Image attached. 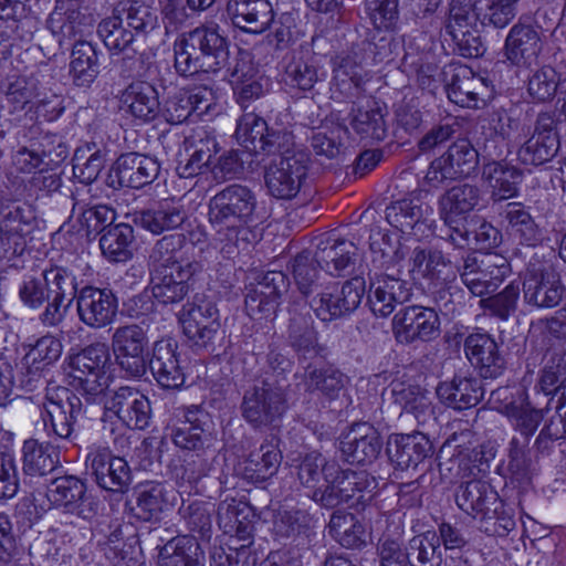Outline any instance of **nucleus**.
<instances>
[{
  "instance_id": "nucleus-1",
  "label": "nucleus",
  "mask_w": 566,
  "mask_h": 566,
  "mask_svg": "<svg viewBox=\"0 0 566 566\" xmlns=\"http://www.w3.org/2000/svg\"><path fill=\"white\" fill-rule=\"evenodd\" d=\"M255 193L247 186L233 184L212 196L208 203V221L216 233L220 251L231 256L240 234L260 220Z\"/></svg>"
},
{
  "instance_id": "nucleus-2",
  "label": "nucleus",
  "mask_w": 566,
  "mask_h": 566,
  "mask_svg": "<svg viewBox=\"0 0 566 566\" xmlns=\"http://www.w3.org/2000/svg\"><path fill=\"white\" fill-rule=\"evenodd\" d=\"M174 53L179 75L217 72L229 60V42L218 25H199L175 41Z\"/></svg>"
},
{
  "instance_id": "nucleus-3",
  "label": "nucleus",
  "mask_w": 566,
  "mask_h": 566,
  "mask_svg": "<svg viewBox=\"0 0 566 566\" xmlns=\"http://www.w3.org/2000/svg\"><path fill=\"white\" fill-rule=\"evenodd\" d=\"M520 0H476L471 8L472 19L457 21L455 24H447L458 52L464 57H478L483 53L482 41L479 34V25L506 28L517 13Z\"/></svg>"
},
{
  "instance_id": "nucleus-4",
  "label": "nucleus",
  "mask_w": 566,
  "mask_h": 566,
  "mask_svg": "<svg viewBox=\"0 0 566 566\" xmlns=\"http://www.w3.org/2000/svg\"><path fill=\"white\" fill-rule=\"evenodd\" d=\"M287 387L266 378L243 392L240 411L253 429L275 427L289 409Z\"/></svg>"
},
{
  "instance_id": "nucleus-5",
  "label": "nucleus",
  "mask_w": 566,
  "mask_h": 566,
  "mask_svg": "<svg viewBox=\"0 0 566 566\" xmlns=\"http://www.w3.org/2000/svg\"><path fill=\"white\" fill-rule=\"evenodd\" d=\"M366 293V283L361 276H355L344 283L324 285L307 302L322 322H332L355 312Z\"/></svg>"
},
{
  "instance_id": "nucleus-6",
  "label": "nucleus",
  "mask_w": 566,
  "mask_h": 566,
  "mask_svg": "<svg viewBox=\"0 0 566 566\" xmlns=\"http://www.w3.org/2000/svg\"><path fill=\"white\" fill-rule=\"evenodd\" d=\"M35 227V214L24 202L6 201L0 206V254L10 261L27 249L28 237Z\"/></svg>"
},
{
  "instance_id": "nucleus-7",
  "label": "nucleus",
  "mask_w": 566,
  "mask_h": 566,
  "mask_svg": "<svg viewBox=\"0 0 566 566\" xmlns=\"http://www.w3.org/2000/svg\"><path fill=\"white\" fill-rule=\"evenodd\" d=\"M479 164V154L468 139H458L440 157L431 161L424 180L431 187H439L448 180L471 175Z\"/></svg>"
},
{
  "instance_id": "nucleus-8",
  "label": "nucleus",
  "mask_w": 566,
  "mask_h": 566,
  "mask_svg": "<svg viewBox=\"0 0 566 566\" xmlns=\"http://www.w3.org/2000/svg\"><path fill=\"white\" fill-rule=\"evenodd\" d=\"M111 340L120 369L130 377H143L147 370L148 337L145 329L137 324L119 326L115 328Z\"/></svg>"
},
{
  "instance_id": "nucleus-9",
  "label": "nucleus",
  "mask_w": 566,
  "mask_h": 566,
  "mask_svg": "<svg viewBox=\"0 0 566 566\" xmlns=\"http://www.w3.org/2000/svg\"><path fill=\"white\" fill-rule=\"evenodd\" d=\"M86 472L106 491L124 493L132 483V471L122 457L112 455L108 448L91 447L85 459Z\"/></svg>"
},
{
  "instance_id": "nucleus-10",
  "label": "nucleus",
  "mask_w": 566,
  "mask_h": 566,
  "mask_svg": "<svg viewBox=\"0 0 566 566\" xmlns=\"http://www.w3.org/2000/svg\"><path fill=\"white\" fill-rule=\"evenodd\" d=\"M509 272L506 260L499 255L476 256L469 254L460 266V279L474 296L493 292Z\"/></svg>"
},
{
  "instance_id": "nucleus-11",
  "label": "nucleus",
  "mask_w": 566,
  "mask_h": 566,
  "mask_svg": "<svg viewBox=\"0 0 566 566\" xmlns=\"http://www.w3.org/2000/svg\"><path fill=\"white\" fill-rule=\"evenodd\" d=\"M307 176V158L302 153L280 156L265 170L264 180L268 191L277 199L294 198Z\"/></svg>"
},
{
  "instance_id": "nucleus-12",
  "label": "nucleus",
  "mask_w": 566,
  "mask_h": 566,
  "mask_svg": "<svg viewBox=\"0 0 566 566\" xmlns=\"http://www.w3.org/2000/svg\"><path fill=\"white\" fill-rule=\"evenodd\" d=\"M392 332L400 344L429 342L440 333V319L430 307L408 306L392 318Z\"/></svg>"
},
{
  "instance_id": "nucleus-13",
  "label": "nucleus",
  "mask_w": 566,
  "mask_h": 566,
  "mask_svg": "<svg viewBox=\"0 0 566 566\" xmlns=\"http://www.w3.org/2000/svg\"><path fill=\"white\" fill-rule=\"evenodd\" d=\"M81 399L62 388L55 396H46L42 403V421L48 436L70 440L73 424L82 412Z\"/></svg>"
},
{
  "instance_id": "nucleus-14",
  "label": "nucleus",
  "mask_w": 566,
  "mask_h": 566,
  "mask_svg": "<svg viewBox=\"0 0 566 566\" xmlns=\"http://www.w3.org/2000/svg\"><path fill=\"white\" fill-rule=\"evenodd\" d=\"M104 408L106 412H113L130 429H145L151 417L148 398L138 389L129 386L109 390L105 397Z\"/></svg>"
},
{
  "instance_id": "nucleus-15",
  "label": "nucleus",
  "mask_w": 566,
  "mask_h": 566,
  "mask_svg": "<svg viewBox=\"0 0 566 566\" xmlns=\"http://www.w3.org/2000/svg\"><path fill=\"white\" fill-rule=\"evenodd\" d=\"M45 496L56 509L88 518L95 514L85 481L75 475H63L53 479L46 486Z\"/></svg>"
},
{
  "instance_id": "nucleus-16",
  "label": "nucleus",
  "mask_w": 566,
  "mask_h": 566,
  "mask_svg": "<svg viewBox=\"0 0 566 566\" xmlns=\"http://www.w3.org/2000/svg\"><path fill=\"white\" fill-rule=\"evenodd\" d=\"M200 270L197 262H186L182 265L164 270H150L149 287L153 296L163 304L181 302L191 290V281Z\"/></svg>"
},
{
  "instance_id": "nucleus-17",
  "label": "nucleus",
  "mask_w": 566,
  "mask_h": 566,
  "mask_svg": "<svg viewBox=\"0 0 566 566\" xmlns=\"http://www.w3.org/2000/svg\"><path fill=\"white\" fill-rule=\"evenodd\" d=\"M118 301L109 289L84 286L78 291L76 311L80 321L90 328L99 329L116 318Z\"/></svg>"
},
{
  "instance_id": "nucleus-18",
  "label": "nucleus",
  "mask_w": 566,
  "mask_h": 566,
  "mask_svg": "<svg viewBox=\"0 0 566 566\" xmlns=\"http://www.w3.org/2000/svg\"><path fill=\"white\" fill-rule=\"evenodd\" d=\"M290 282L280 271L265 273L261 281L249 289L245 311L254 319L270 318L276 313L281 296L287 292Z\"/></svg>"
},
{
  "instance_id": "nucleus-19",
  "label": "nucleus",
  "mask_w": 566,
  "mask_h": 566,
  "mask_svg": "<svg viewBox=\"0 0 566 566\" xmlns=\"http://www.w3.org/2000/svg\"><path fill=\"white\" fill-rule=\"evenodd\" d=\"M368 304L371 312L379 317H387L409 301L408 283L392 274L375 271L369 277Z\"/></svg>"
},
{
  "instance_id": "nucleus-20",
  "label": "nucleus",
  "mask_w": 566,
  "mask_h": 566,
  "mask_svg": "<svg viewBox=\"0 0 566 566\" xmlns=\"http://www.w3.org/2000/svg\"><path fill=\"white\" fill-rule=\"evenodd\" d=\"M158 161L147 155L128 153L118 157L113 171L108 176V185L113 188L129 187L139 189L151 184L158 176Z\"/></svg>"
},
{
  "instance_id": "nucleus-21",
  "label": "nucleus",
  "mask_w": 566,
  "mask_h": 566,
  "mask_svg": "<svg viewBox=\"0 0 566 566\" xmlns=\"http://www.w3.org/2000/svg\"><path fill=\"white\" fill-rule=\"evenodd\" d=\"M559 146L555 118L551 113L538 114L533 135L518 150L523 164L538 166L555 157Z\"/></svg>"
},
{
  "instance_id": "nucleus-22",
  "label": "nucleus",
  "mask_w": 566,
  "mask_h": 566,
  "mask_svg": "<svg viewBox=\"0 0 566 566\" xmlns=\"http://www.w3.org/2000/svg\"><path fill=\"white\" fill-rule=\"evenodd\" d=\"M364 60L365 57H360L357 61L350 53L337 57L329 87L332 99L355 104L364 95L367 75L363 66Z\"/></svg>"
},
{
  "instance_id": "nucleus-23",
  "label": "nucleus",
  "mask_w": 566,
  "mask_h": 566,
  "mask_svg": "<svg viewBox=\"0 0 566 566\" xmlns=\"http://www.w3.org/2000/svg\"><path fill=\"white\" fill-rule=\"evenodd\" d=\"M382 440L379 432L369 423H356L340 440L342 457L348 463L369 464L379 455Z\"/></svg>"
},
{
  "instance_id": "nucleus-24",
  "label": "nucleus",
  "mask_w": 566,
  "mask_h": 566,
  "mask_svg": "<svg viewBox=\"0 0 566 566\" xmlns=\"http://www.w3.org/2000/svg\"><path fill=\"white\" fill-rule=\"evenodd\" d=\"M302 380L306 392L317 394L324 401L331 403L343 398L349 400L347 396L349 378L337 368L310 363L304 367Z\"/></svg>"
},
{
  "instance_id": "nucleus-25",
  "label": "nucleus",
  "mask_w": 566,
  "mask_h": 566,
  "mask_svg": "<svg viewBox=\"0 0 566 566\" xmlns=\"http://www.w3.org/2000/svg\"><path fill=\"white\" fill-rule=\"evenodd\" d=\"M410 262V272L427 280L430 286L451 284L460 273V266L434 249L417 247L411 253Z\"/></svg>"
},
{
  "instance_id": "nucleus-26",
  "label": "nucleus",
  "mask_w": 566,
  "mask_h": 566,
  "mask_svg": "<svg viewBox=\"0 0 566 566\" xmlns=\"http://www.w3.org/2000/svg\"><path fill=\"white\" fill-rule=\"evenodd\" d=\"M226 13L235 28L254 34L265 32L274 20V11L268 0H229Z\"/></svg>"
},
{
  "instance_id": "nucleus-27",
  "label": "nucleus",
  "mask_w": 566,
  "mask_h": 566,
  "mask_svg": "<svg viewBox=\"0 0 566 566\" xmlns=\"http://www.w3.org/2000/svg\"><path fill=\"white\" fill-rule=\"evenodd\" d=\"M149 368L163 388L176 389L185 382V375L179 361L178 345L170 338L160 339L154 344Z\"/></svg>"
},
{
  "instance_id": "nucleus-28",
  "label": "nucleus",
  "mask_w": 566,
  "mask_h": 566,
  "mask_svg": "<svg viewBox=\"0 0 566 566\" xmlns=\"http://www.w3.org/2000/svg\"><path fill=\"white\" fill-rule=\"evenodd\" d=\"M422 191L413 192L410 197L391 202L386 208V220L402 233H413L420 229L433 213L431 206L422 200Z\"/></svg>"
},
{
  "instance_id": "nucleus-29",
  "label": "nucleus",
  "mask_w": 566,
  "mask_h": 566,
  "mask_svg": "<svg viewBox=\"0 0 566 566\" xmlns=\"http://www.w3.org/2000/svg\"><path fill=\"white\" fill-rule=\"evenodd\" d=\"M230 81L238 103L244 108L247 103L260 98L268 90V78L259 74L247 51H239Z\"/></svg>"
},
{
  "instance_id": "nucleus-30",
  "label": "nucleus",
  "mask_w": 566,
  "mask_h": 566,
  "mask_svg": "<svg viewBox=\"0 0 566 566\" xmlns=\"http://www.w3.org/2000/svg\"><path fill=\"white\" fill-rule=\"evenodd\" d=\"M481 201V190L472 184H459L440 196L439 213L443 222L453 228V224L465 220Z\"/></svg>"
},
{
  "instance_id": "nucleus-31",
  "label": "nucleus",
  "mask_w": 566,
  "mask_h": 566,
  "mask_svg": "<svg viewBox=\"0 0 566 566\" xmlns=\"http://www.w3.org/2000/svg\"><path fill=\"white\" fill-rule=\"evenodd\" d=\"M464 352L469 360L480 369L482 377L496 378L502 374L505 360L497 343L489 334H470L464 340Z\"/></svg>"
},
{
  "instance_id": "nucleus-32",
  "label": "nucleus",
  "mask_w": 566,
  "mask_h": 566,
  "mask_svg": "<svg viewBox=\"0 0 566 566\" xmlns=\"http://www.w3.org/2000/svg\"><path fill=\"white\" fill-rule=\"evenodd\" d=\"M455 502L459 509L474 518L485 520L496 513L500 499L485 481L471 480L458 488Z\"/></svg>"
},
{
  "instance_id": "nucleus-33",
  "label": "nucleus",
  "mask_w": 566,
  "mask_h": 566,
  "mask_svg": "<svg viewBox=\"0 0 566 566\" xmlns=\"http://www.w3.org/2000/svg\"><path fill=\"white\" fill-rule=\"evenodd\" d=\"M524 300L537 308L557 306L564 296L565 287L553 271H539L530 274L523 283Z\"/></svg>"
},
{
  "instance_id": "nucleus-34",
  "label": "nucleus",
  "mask_w": 566,
  "mask_h": 566,
  "mask_svg": "<svg viewBox=\"0 0 566 566\" xmlns=\"http://www.w3.org/2000/svg\"><path fill=\"white\" fill-rule=\"evenodd\" d=\"M542 49L539 32L527 24H515L505 40V55L518 66H531L536 63Z\"/></svg>"
},
{
  "instance_id": "nucleus-35",
  "label": "nucleus",
  "mask_w": 566,
  "mask_h": 566,
  "mask_svg": "<svg viewBox=\"0 0 566 566\" xmlns=\"http://www.w3.org/2000/svg\"><path fill=\"white\" fill-rule=\"evenodd\" d=\"M387 114L386 106L376 101H367L365 105L355 103L349 113V125L361 139L381 142L388 133Z\"/></svg>"
},
{
  "instance_id": "nucleus-36",
  "label": "nucleus",
  "mask_w": 566,
  "mask_h": 566,
  "mask_svg": "<svg viewBox=\"0 0 566 566\" xmlns=\"http://www.w3.org/2000/svg\"><path fill=\"white\" fill-rule=\"evenodd\" d=\"M451 71L446 86L449 99L462 107H476L488 90L485 80L465 65L453 66Z\"/></svg>"
},
{
  "instance_id": "nucleus-37",
  "label": "nucleus",
  "mask_w": 566,
  "mask_h": 566,
  "mask_svg": "<svg viewBox=\"0 0 566 566\" xmlns=\"http://www.w3.org/2000/svg\"><path fill=\"white\" fill-rule=\"evenodd\" d=\"M437 396L446 406L463 410L479 403L483 398V389L479 379L455 375L451 380L438 385Z\"/></svg>"
},
{
  "instance_id": "nucleus-38",
  "label": "nucleus",
  "mask_w": 566,
  "mask_h": 566,
  "mask_svg": "<svg viewBox=\"0 0 566 566\" xmlns=\"http://www.w3.org/2000/svg\"><path fill=\"white\" fill-rule=\"evenodd\" d=\"M314 256L318 268L331 275H340L354 264L357 248L350 241L328 238L317 245Z\"/></svg>"
},
{
  "instance_id": "nucleus-39",
  "label": "nucleus",
  "mask_w": 566,
  "mask_h": 566,
  "mask_svg": "<svg viewBox=\"0 0 566 566\" xmlns=\"http://www.w3.org/2000/svg\"><path fill=\"white\" fill-rule=\"evenodd\" d=\"M123 103L132 116L143 122L154 120L160 113L158 92L145 81L130 83L123 93Z\"/></svg>"
},
{
  "instance_id": "nucleus-40",
  "label": "nucleus",
  "mask_w": 566,
  "mask_h": 566,
  "mask_svg": "<svg viewBox=\"0 0 566 566\" xmlns=\"http://www.w3.org/2000/svg\"><path fill=\"white\" fill-rule=\"evenodd\" d=\"M159 566H205V555L197 539L189 535L170 538L159 549Z\"/></svg>"
},
{
  "instance_id": "nucleus-41",
  "label": "nucleus",
  "mask_w": 566,
  "mask_h": 566,
  "mask_svg": "<svg viewBox=\"0 0 566 566\" xmlns=\"http://www.w3.org/2000/svg\"><path fill=\"white\" fill-rule=\"evenodd\" d=\"M431 451V444L423 434H406L389 441L387 452L397 468H416Z\"/></svg>"
},
{
  "instance_id": "nucleus-42",
  "label": "nucleus",
  "mask_w": 566,
  "mask_h": 566,
  "mask_svg": "<svg viewBox=\"0 0 566 566\" xmlns=\"http://www.w3.org/2000/svg\"><path fill=\"white\" fill-rule=\"evenodd\" d=\"M48 28L62 45L66 40H81L93 28V19L76 9H55L48 19Z\"/></svg>"
},
{
  "instance_id": "nucleus-43",
  "label": "nucleus",
  "mask_w": 566,
  "mask_h": 566,
  "mask_svg": "<svg viewBox=\"0 0 566 566\" xmlns=\"http://www.w3.org/2000/svg\"><path fill=\"white\" fill-rule=\"evenodd\" d=\"M99 74L98 53L87 41L78 40L71 52L70 76L74 85L90 87Z\"/></svg>"
},
{
  "instance_id": "nucleus-44",
  "label": "nucleus",
  "mask_w": 566,
  "mask_h": 566,
  "mask_svg": "<svg viewBox=\"0 0 566 566\" xmlns=\"http://www.w3.org/2000/svg\"><path fill=\"white\" fill-rule=\"evenodd\" d=\"M281 461L282 453L274 442V438L265 439L258 449L249 454L245 472L251 479L265 481L277 472Z\"/></svg>"
},
{
  "instance_id": "nucleus-45",
  "label": "nucleus",
  "mask_w": 566,
  "mask_h": 566,
  "mask_svg": "<svg viewBox=\"0 0 566 566\" xmlns=\"http://www.w3.org/2000/svg\"><path fill=\"white\" fill-rule=\"evenodd\" d=\"M136 220L145 230L160 234L179 228L186 220V212L179 206L165 202L158 208L140 211Z\"/></svg>"
},
{
  "instance_id": "nucleus-46",
  "label": "nucleus",
  "mask_w": 566,
  "mask_h": 566,
  "mask_svg": "<svg viewBox=\"0 0 566 566\" xmlns=\"http://www.w3.org/2000/svg\"><path fill=\"white\" fill-rule=\"evenodd\" d=\"M339 483L346 489L344 505L363 510L373 500L376 482L366 471L342 470Z\"/></svg>"
},
{
  "instance_id": "nucleus-47",
  "label": "nucleus",
  "mask_w": 566,
  "mask_h": 566,
  "mask_svg": "<svg viewBox=\"0 0 566 566\" xmlns=\"http://www.w3.org/2000/svg\"><path fill=\"white\" fill-rule=\"evenodd\" d=\"M113 11L136 36L146 34L156 28L157 15L153 8L143 1L123 0L115 6Z\"/></svg>"
},
{
  "instance_id": "nucleus-48",
  "label": "nucleus",
  "mask_w": 566,
  "mask_h": 566,
  "mask_svg": "<svg viewBox=\"0 0 566 566\" xmlns=\"http://www.w3.org/2000/svg\"><path fill=\"white\" fill-rule=\"evenodd\" d=\"M133 240V228L127 223H119L105 230L99 238V248L108 261L126 262L133 256L130 250Z\"/></svg>"
},
{
  "instance_id": "nucleus-49",
  "label": "nucleus",
  "mask_w": 566,
  "mask_h": 566,
  "mask_svg": "<svg viewBox=\"0 0 566 566\" xmlns=\"http://www.w3.org/2000/svg\"><path fill=\"white\" fill-rule=\"evenodd\" d=\"M289 343L300 359H311L321 355L317 335L312 322L303 316H294L289 325Z\"/></svg>"
},
{
  "instance_id": "nucleus-50",
  "label": "nucleus",
  "mask_w": 566,
  "mask_h": 566,
  "mask_svg": "<svg viewBox=\"0 0 566 566\" xmlns=\"http://www.w3.org/2000/svg\"><path fill=\"white\" fill-rule=\"evenodd\" d=\"M483 175L493 189L492 199L494 201H502L516 196L517 185L522 178L517 168L501 163H491L485 166Z\"/></svg>"
},
{
  "instance_id": "nucleus-51",
  "label": "nucleus",
  "mask_w": 566,
  "mask_h": 566,
  "mask_svg": "<svg viewBox=\"0 0 566 566\" xmlns=\"http://www.w3.org/2000/svg\"><path fill=\"white\" fill-rule=\"evenodd\" d=\"M512 234L521 243L534 247L542 241V232L530 212L520 202H510L504 210Z\"/></svg>"
},
{
  "instance_id": "nucleus-52",
  "label": "nucleus",
  "mask_w": 566,
  "mask_h": 566,
  "mask_svg": "<svg viewBox=\"0 0 566 566\" xmlns=\"http://www.w3.org/2000/svg\"><path fill=\"white\" fill-rule=\"evenodd\" d=\"M23 470L28 475H45L59 463L57 453L49 444L30 439L23 443Z\"/></svg>"
},
{
  "instance_id": "nucleus-53",
  "label": "nucleus",
  "mask_w": 566,
  "mask_h": 566,
  "mask_svg": "<svg viewBox=\"0 0 566 566\" xmlns=\"http://www.w3.org/2000/svg\"><path fill=\"white\" fill-rule=\"evenodd\" d=\"M326 74L318 67L314 57L293 56L285 67L286 84L301 91H311L324 81Z\"/></svg>"
},
{
  "instance_id": "nucleus-54",
  "label": "nucleus",
  "mask_w": 566,
  "mask_h": 566,
  "mask_svg": "<svg viewBox=\"0 0 566 566\" xmlns=\"http://www.w3.org/2000/svg\"><path fill=\"white\" fill-rule=\"evenodd\" d=\"M185 243L186 237L181 233H174L159 239L149 254V271L175 268L189 262L181 258V249Z\"/></svg>"
},
{
  "instance_id": "nucleus-55",
  "label": "nucleus",
  "mask_w": 566,
  "mask_h": 566,
  "mask_svg": "<svg viewBox=\"0 0 566 566\" xmlns=\"http://www.w3.org/2000/svg\"><path fill=\"white\" fill-rule=\"evenodd\" d=\"M72 199V213H78L77 220L81 227L85 230L86 235H91L93 233L103 234L105 230L113 227L112 224L115 221L116 213L112 208L105 205L87 207L75 197Z\"/></svg>"
},
{
  "instance_id": "nucleus-56",
  "label": "nucleus",
  "mask_w": 566,
  "mask_h": 566,
  "mask_svg": "<svg viewBox=\"0 0 566 566\" xmlns=\"http://www.w3.org/2000/svg\"><path fill=\"white\" fill-rule=\"evenodd\" d=\"M293 275L300 293L306 300L324 286L321 282V272L317 269L315 256L311 252L304 251L295 256Z\"/></svg>"
},
{
  "instance_id": "nucleus-57",
  "label": "nucleus",
  "mask_w": 566,
  "mask_h": 566,
  "mask_svg": "<svg viewBox=\"0 0 566 566\" xmlns=\"http://www.w3.org/2000/svg\"><path fill=\"white\" fill-rule=\"evenodd\" d=\"M168 504L166 488L160 483H149L136 491L135 515L143 521L157 518Z\"/></svg>"
},
{
  "instance_id": "nucleus-58",
  "label": "nucleus",
  "mask_w": 566,
  "mask_h": 566,
  "mask_svg": "<svg viewBox=\"0 0 566 566\" xmlns=\"http://www.w3.org/2000/svg\"><path fill=\"white\" fill-rule=\"evenodd\" d=\"M329 534L346 548H358L365 543L364 526L349 513H333L329 521Z\"/></svg>"
},
{
  "instance_id": "nucleus-59",
  "label": "nucleus",
  "mask_w": 566,
  "mask_h": 566,
  "mask_svg": "<svg viewBox=\"0 0 566 566\" xmlns=\"http://www.w3.org/2000/svg\"><path fill=\"white\" fill-rule=\"evenodd\" d=\"M342 469L339 465L332 461L325 468V479L319 486L312 492L311 497L314 502L326 509H335L344 505V497H346V489H342L339 483Z\"/></svg>"
},
{
  "instance_id": "nucleus-60",
  "label": "nucleus",
  "mask_w": 566,
  "mask_h": 566,
  "mask_svg": "<svg viewBox=\"0 0 566 566\" xmlns=\"http://www.w3.org/2000/svg\"><path fill=\"white\" fill-rule=\"evenodd\" d=\"M439 536L427 532L413 536L408 544V563L411 566H440L441 556L438 553Z\"/></svg>"
},
{
  "instance_id": "nucleus-61",
  "label": "nucleus",
  "mask_w": 566,
  "mask_h": 566,
  "mask_svg": "<svg viewBox=\"0 0 566 566\" xmlns=\"http://www.w3.org/2000/svg\"><path fill=\"white\" fill-rule=\"evenodd\" d=\"M516 436L530 442L543 420V411L531 407L528 402H511L505 407Z\"/></svg>"
},
{
  "instance_id": "nucleus-62",
  "label": "nucleus",
  "mask_w": 566,
  "mask_h": 566,
  "mask_svg": "<svg viewBox=\"0 0 566 566\" xmlns=\"http://www.w3.org/2000/svg\"><path fill=\"white\" fill-rule=\"evenodd\" d=\"M265 132H268L266 122L253 112H249L239 118L235 138L249 151L260 154Z\"/></svg>"
},
{
  "instance_id": "nucleus-63",
  "label": "nucleus",
  "mask_w": 566,
  "mask_h": 566,
  "mask_svg": "<svg viewBox=\"0 0 566 566\" xmlns=\"http://www.w3.org/2000/svg\"><path fill=\"white\" fill-rule=\"evenodd\" d=\"M179 322L182 332H198V327L206 325H221L217 306L209 301L187 303L179 312Z\"/></svg>"
},
{
  "instance_id": "nucleus-64",
  "label": "nucleus",
  "mask_w": 566,
  "mask_h": 566,
  "mask_svg": "<svg viewBox=\"0 0 566 566\" xmlns=\"http://www.w3.org/2000/svg\"><path fill=\"white\" fill-rule=\"evenodd\" d=\"M370 251L371 263L377 272L389 270L405 258L400 243H394L389 234L381 232L370 235Z\"/></svg>"
}]
</instances>
